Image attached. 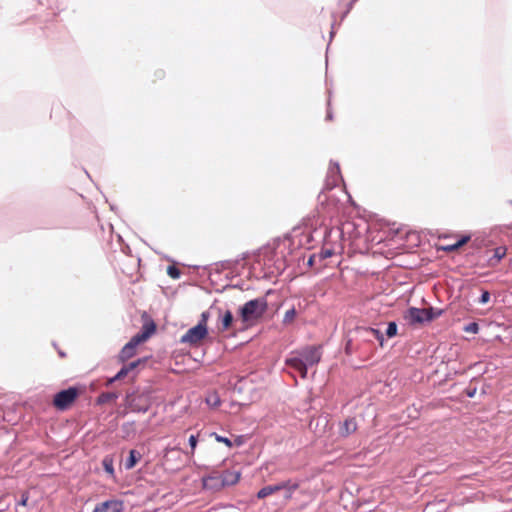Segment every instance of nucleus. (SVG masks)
Listing matches in <instances>:
<instances>
[{
	"mask_svg": "<svg viewBox=\"0 0 512 512\" xmlns=\"http://www.w3.org/2000/svg\"><path fill=\"white\" fill-rule=\"evenodd\" d=\"M343 429L345 430V433L349 434L356 430V423L354 420H347L345 421L343 425Z\"/></svg>",
	"mask_w": 512,
	"mask_h": 512,
	"instance_id": "ddd939ff",
	"label": "nucleus"
},
{
	"mask_svg": "<svg viewBox=\"0 0 512 512\" xmlns=\"http://www.w3.org/2000/svg\"><path fill=\"white\" fill-rule=\"evenodd\" d=\"M104 468H105L106 472L109 473L110 475H112L114 473L111 461L105 460L104 461Z\"/></svg>",
	"mask_w": 512,
	"mask_h": 512,
	"instance_id": "f3484780",
	"label": "nucleus"
},
{
	"mask_svg": "<svg viewBox=\"0 0 512 512\" xmlns=\"http://www.w3.org/2000/svg\"><path fill=\"white\" fill-rule=\"evenodd\" d=\"M232 321H233L232 313L230 311H226L223 314L222 319H221L222 330L228 329L231 326Z\"/></svg>",
	"mask_w": 512,
	"mask_h": 512,
	"instance_id": "9d476101",
	"label": "nucleus"
},
{
	"mask_svg": "<svg viewBox=\"0 0 512 512\" xmlns=\"http://www.w3.org/2000/svg\"><path fill=\"white\" fill-rule=\"evenodd\" d=\"M456 249L457 248H456L455 244L449 245V246L445 247V250H447V251H453V250H456Z\"/></svg>",
	"mask_w": 512,
	"mask_h": 512,
	"instance_id": "bb28decb",
	"label": "nucleus"
},
{
	"mask_svg": "<svg viewBox=\"0 0 512 512\" xmlns=\"http://www.w3.org/2000/svg\"><path fill=\"white\" fill-rule=\"evenodd\" d=\"M206 402L210 407L216 408L220 404V398L216 393H212L207 396Z\"/></svg>",
	"mask_w": 512,
	"mask_h": 512,
	"instance_id": "9b49d317",
	"label": "nucleus"
},
{
	"mask_svg": "<svg viewBox=\"0 0 512 512\" xmlns=\"http://www.w3.org/2000/svg\"><path fill=\"white\" fill-rule=\"evenodd\" d=\"M79 394V391L76 388H68L57 393L54 396L53 403L56 408L60 410H65L71 406V404L75 401Z\"/></svg>",
	"mask_w": 512,
	"mask_h": 512,
	"instance_id": "39448f33",
	"label": "nucleus"
},
{
	"mask_svg": "<svg viewBox=\"0 0 512 512\" xmlns=\"http://www.w3.org/2000/svg\"><path fill=\"white\" fill-rule=\"evenodd\" d=\"M168 274L172 277V278H178L179 276V272L176 268L174 267H169L168 268Z\"/></svg>",
	"mask_w": 512,
	"mask_h": 512,
	"instance_id": "6ab92c4d",
	"label": "nucleus"
},
{
	"mask_svg": "<svg viewBox=\"0 0 512 512\" xmlns=\"http://www.w3.org/2000/svg\"><path fill=\"white\" fill-rule=\"evenodd\" d=\"M207 335V326L205 324H198L187 331L182 337V342L189 344H197Z\"/></svg>",
	"mask_w": 512,
	"mask_h": 512,
	"instance_id": "423d86ee",
	"label": "nucleus"
},
{
	"mask_svg": "<svg viewBox=\"0 0 512 512\" xmlns=\"http://www.w3.org/2000/svg\"><path fill=\"white\" fill-rule=\"evenodd\" d=\"M386 333H387V335H388L389 337H393V336H395V335H396V333H397V326H396V324H395V323H390V324L388 325V328H387Z\"/></svg>",
	"mask_w": 512,
	"mask_h": 512,
	"instance_id": "dca6fc26",
	"label": "nucleus"
},
{
	"mask_svg": "<svg viewBox=\"0 0 512 512\" xmlns=\"http://www.w3.org/2000/svg\"><path fill=\"white\" fill-rule=\"evenodd\" d=\"M136 463V458H135V453L134 451H131L130 452V457H129V462L127 464V468L130 469L132 468Z\"/></svg>",
	"mask_w": 512,
	"mask_h": 512,
	"instance_id": "a211bd4d",
	"label": "nucleus"
},
{
	"mask_svg": "<svg viewBox=\"0 0 512 512\" xmlns=\"http://www.w3.org/2000/svg\"><path fill=\"white\" fill-rule=\"evenodd\" d=\"M489 299H490V295H489V293H488L487 291H484V292L482 293V295H481L480 302H481L482 304H485V303H487V302L489 301Z\"/></svg>",
	"mask_w": 512,
	"mask_h": 512,
	"instance_id": "aec40b11",
	"label": "nucleus"
},
{
	"mask_svg": "<svg viewBox=\"0 0 512 512\" xmlns=\"http://www.w3.org/2000/svg\"><path fill=\"white\" fill-rule=\"evenodd\" d=\"M441 310H435L433 308L430 309H418V308H410L405 318L410 323H424L429 322L441 315Z\"/></svg>",
	"mask_w": 512,
	"mask_h": 512,
	"instance_id": "7ed1b4c3",
	"label": "nucleus"
},
{
	"mask_svg": "<svg viewBox=\"0 0 512 512\" xmlns=\"http://www.w3.org/2000/svg\"><path fill=\"white\" fill-rule=\"evenodd\" d=\"M155 331L154 324H146L143 331L132 338V340L123 348L122 354L125 358H130L134 354V348L147 340Z\"/></svg>",
	"mask_w": 512,
	"mask_h": 512,
	"instance_id": "20e7f679",
	"label": "nucleus"
},
{
	"mask_svg": "<svg viewBox=\"0 0 512 512\" xmlns=\"http://www.w3.org/2000/svg\"><path fill=\"white\" fill-rule=\"evenodd\" d=\"M505 253H506L505 249H503V248H498V249H496V251H495V256H496L498 259H501L502 257H504Z\"/></svg>",
	"mask_w": 512,
	"mask_h": 512,
	"instance_id": "412c9836",
	"label": "nucleus"
},
{
	"mask_svg": "<svg viewBox=\"0 0 512 512\" xmlns=\"http://www.w3.org/2000/svg\"><path fill=\"white\" fill-rule=\"evenodd\" d=\"M208 317L209 316L207 313H203L201 316V322L199 324H205L207 326Z\"/></svg>",
	"mask_w": 512,
	"mask_h": 512,
	"instance_id": "5701e85b",
	"label": "nucleus"
},
{
	"mask_svg": "<svg viewBox=\"0 0 512 512\" xmlns=\"http://www.w3.org/2000/svg\"><path fill=\"white\" fill-rule=\"evenodd\" d=\"M123 502L118 499H109L98 503L93 512H122Z\"/></svg>",
	"mask_w": 512,
	"mask_h": 512,
	"instance_id": "0eeeda50",
	"label": "nucleus"
},
{
	"mask_svg": "<svg viewBox=\"0 0 512 512\" xmlns=\"http://www.w3.org/2000/svg\"><path fill=\"white\" fill-rule=\"evenodd\" d=\"M469 236H465L463 237L461 240H459L458 242L462 245H464L468 240H469Z\"/></svg>",
	"mask_w": 512,
	"mask_h": 512,
	"instance_id": "a878e982",
	"label": "nucleus"
},
{
	"mask_svg": "<svg viewBox=\"0 0 512 512\" xmlns=\"http://www.w3.org/2000/svg\"><path fill=\"white\" fill-rule=\"evenodd\" d=\"M455 246L458 249L459 247H461V244L459 242H457V243H455Z\"/></svg>",
	"mask_w": 512,
	"mask_h": 512,
	"instance_id": "cd10ccee",
	"label": "nucleus"
},
{
	"mask_svg": "<svg viewBox=\"0 0 512 512\" xmlns=\"http://www.w3.org/2000/svg\"><path fill=\"white\" fill-rule=\"evenodd\" d=\"M305 364V368L307 369L308 366L314 365L317 363L320 359L319 353L316 350H310L308 351L304 357L302 358Z\"/></svg>",
	"mask_w": 512,
	"mask_h": 512,
	"instance_id": "6e6552de",
	"label": "nucleus"
},
{
	"mask_svg": "<svg viewBox=\"0 0 512 512\" xmlns=\"http://www.w3.org/2000/svg\"><path fill=\"white\" fill-rule=\"evenodd\" d=\"M294 314H295V311H294V310H290V311H288V312L286 313V317H285V319H286V320H291V319L293 318Z\"/></svg>",
	"mask_w": 512,
	"mask_h": 512,
	"instance_id": "b1692460",
	"label": "nucleus"
},
{
	"mask_svg": "<svg viewBox=\"0 0 512 512\" xmlns=\"http://www.w3.org/2000/svg\"><path fill=\"white\" fill-rule=\"evenodd\" d=\"M464 330L468 333L476 334L479 331V327L477 323H470L467 326H465Z\"/></svg>",
	"mask_w": 512,
	"mask_h": 512,
	"instance_id": "2eb2a0df",
	"label": "nucleus"
},
{
	"mask_svg": "<svg viewBox=\"0 0 512 512\" xmlns=\"http://www.w3.org/2000/svg\"><path fill=\"white\" fill-rule=\"evenodd\" d=\"M278 488L276 486H267V487H264L262 488L259 492H258V497L259 498H265L267 497L268 495L272 494L273 492H275Z\"/></svg>",
	"mask_w": 512,
	"mask_h": 512,
	"instance_id": "f8f14e48",
	"label": "nucleus"
},
{
	"mask_svg": "<svg viewBox=\"0 0 512 512\" xmlns=\"http://www.w3.org/2000/svg\"><path fill=\"white\" fill-rule=\"evenodd\" d=\"M264 300H251L240 309V316L244 322H252L259 319L266 310Z\"/></svg>",
	"mask_w": 512,
	"mask_h": 512,
	"instance_id": "f03ea898",
	"label": "nucleus"
},
{
	"mask_svg": "<svg viewBox=\"0 0 512 512\" xmlns=\"http://www.w3.org/2000/svg\"><path fill=\"white\" fill-rule=\"evenodd\" d=\"M213 436H214V438H215V440L217 442H220V443L224 444L227 448H231L232 447V442L228 438L219 436L217 434H214Z\"/></svg>",
	"mask_w": 512,
	"mask_h": 512,
	"instance_id": "4468645a",
	"label": "nucleus"
},
{
	"mask_svg": "<svg viewBox=\"0 0 512 512\" xmlns=\"http://www.w3.org/2000/svg\"><path fill=\"white\" fill-rule=\"evenodd\" d=\"M128 369H122L116 376V378H121L122 376H124L126 373H127Z\"/></svg>",
	"mask_w": 512,
	"mask_h": 512,
	"instance_id": "393cba45",
	"label": "nucleus"
},
{
	"mask_svg": "<svg viewBox=\"0 0 512 512\" xmlns=\"http://www.w3.org/2000/svg\"><path fill=\"white\" fill-rule=\"evenodd\" d=\"M287 363L293 367H295L296 369H298L299 371H301L302 373V376L305 377L306 375V368H305V364H304V361L302 358H290L287 360Z\"/></svg>",
	"mask_w": 512,
	"mask_h": 512,
	"instance_id": "1a4fd4ad",
	"label": "nucleus"
},
{
	"mask_svg": "<svg viewBox=\"0 0 512 512\" xmlns=\"http://www.w3.org/2000/svg\"><path fill=\"white\" fill-rule=\"evenodd\" d=\"M189 444L191 446V448L194 450L196 448V445H197V439L194 435H191L189 437Z\"/></svg>",
	"mask_w": 512,
	"mask_h": 512,
	"instance_id": "4be33fe9",
	"label": "nucleus"
},
{
	"mask_svg": "<svg viewBox=\"0 0 512 512\" xmlns=\"http://www.w3.org/2000/svg\"><path fill=\"white\" fill-rule=\"evenodd\" d=\"M241 474L239 471H226L221 476L208 477L203 480L206 489L215 490L224 486H232L239 482Z\"/></svg>",
	"mask_w": 512,
	"mask_h": 512,
	"instance_id": "f257e3e1",
	"label": "nucleus"
}]
</instances>
